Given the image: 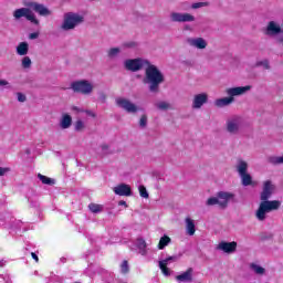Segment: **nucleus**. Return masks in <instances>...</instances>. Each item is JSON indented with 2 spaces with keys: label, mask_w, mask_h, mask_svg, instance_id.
<instances>
[{
  "label": "nucleus",
  "mask_w": 283,
  "mask_h": 283,
  "mask_svg": "<svg viewBox=\"0 0 283 283\" xmlns=\"http://www.w3.org/2000/svg\"><path fill=\"white\" fill-rule=\"evenodd\" d=\"M170 20L172 23H191L196 21V17L191 15V13L172 12Z\"/></svg>",
  "instance_id": "8"
},
{
  "label": "nucleus",
  "mask_w": 283,
  "mask_h": 283,
  "mask_svg": "<svg viewBox=\"0 0 283 283\" xmlns=\"http://www.w3.org/2000/svg\"><path fill=\"white\" fill-rule=\"evenodd\" d=\"M62 129H70L72 127V116L64 114L60 123Z\"/></svg>",
  "instance_id": "20"
},
{
  "label": "nucleus",
  "mask_w": 283,
  "mask_h": 283,
  "mask_svg": "<svg viewBox=\"0 0 283 283\" xmlns=\"http://www.w3.org/2000/svg\"><path fill=\"white\" fill-rule=\"evenodd\" d=\"M116 105H117V107H136V105L134 103H132L129 99L123 98V97L116 98Z\"/></svg>",
  "instance_id": "21"
},
{
  "label": "nucleus",
  "mask_w": 283,
  "mask_h": 283,
  "mask_svg": "<svg viewBox=\"0 0 283 283\" xmlns=\"http://www.w3.org/2000/svg\"><path fill=\"white\" fill-rule=\"evenodd\" d=\"M71 90L74 94H83V96H90L94 92V85L87 80H80L71 83Z\"/></svg>",
  "instance_id": "4"
},
{
  "label": "nucleus",
  "mask_w": 283,
  "mask_h": 283,
  "mask_svg": "<svg viewBox=\"0 0 283 283\" xmlns=\"http://www.w3.org/2000/svg\"><path fill=\"white\" fill-rule=\"evenodd\" d=\"M85 21V18L78 13L75 12H67L64 14V20L61 25V29L64 30V32H67L70 30H74L76 25H81Z\"/></svg>",
  "instance_id": "3"
},
{
  "label": "nucleus",
  "mask_w": 283,
  "mask_h": 283,
  "mask_svg": "<svg viewBox=\"0 0 283 283\" xmlns=\"http://www.w3.org/2000/svg\"><path fill=\"white\" fill-rule=\"evenodd\" d=\"M23 6H25V8H30L31 10H33V12L40 14V17H50V14H52V11H50V9L45 7V4H41L39 2L24 1Z\"/></svg>",
  "instance_id": "6"
},
{
  "label": "nucleus",
  "mask_w": 283,
  "mask_h": 283,
  "mask_svg": "<svg viewBox=\"0 0 283 283\" xmlns=\"http://www.w3.org/2000/svg\"><path fill=\"white\" fill-rule=\"evenodd\" d=\"M250 91H251V85L237 86V87L227 88L226 94L230 98H234V96H242V94H247V92H250Z\"/></svg>",
  "instance_id": "9"
},
{
  "label": "nucleus",
  "mask_w": 283,
  "mask_h": 283,
  "mask_svg": "<svg viewBox=\"0 0 283 283\" xmlns=\"http://www.w3.org/2000/svg\"><path fill=\"white\" fill-rule=\"evenodd\" d=\"M177 282H193V268L187 269L184 273L176 276Z\"/></svg>",
  "instance_id": "15"
},
{
  "label": "nucleus",
  "mask_w": 283,
  "mask_h": 283,
  "mask_svg": "<svg viewBox=\"0 0 283 283\" xmlns=\"http://www.w3.org/2000/svg\"><path fill=\"white\" fill-rule=\"evenodd\" d=\"M0 268H1V263H0Z\"/></svg>",
  "instance_id": "57"
},
{
  "label": "nucleus",
  "mask_w": 283,
  "mask_h": 283,
  "mask_svg": "<svg viewBox=\"0 0 283 283\" xmlns=\"http://www.w3.org/2000/svg\"><path fill=\"white\" fill-rule=\"evenodd\" d=\"M19 103H25L28 101V97L23 93H17Z\"/></svg>",
  "instance_id": "42"
},
{
  "label": "nucleus",
  "mask_w": 283,
  "mask_h": 283,
  "mask_svg": "<svg viewBox=\"0 0 283 283\" xmlns=\"http://www.w3.org/2000/svg\"><path fill=\"white\" fill-rule=\"evenodd\" d=\"M281 206L282 202H280V200L261 201L255 216L260 222H264V220H266V213H271V211H277Z\"/></svg>",
  "instance_id": "2"
},
{
  "label": "nucleus",
  "mask_w": 283,
  "mask_h": 283,
  "mask_svg": "<svg viewBox=\"0 0 283 283\" xmlns=\"http://www.w3.org/2000/svg\"><path fill=\"white\" fill-rule=\"evenodd\" d=\"M91 1H94V0H91Z\"/></svg>",
  "instance_id": "58"
},
{
  "label": "nucleus",
  "mask_w": 283,
  "mask_h": 283,
  "mask_svg": "<svg viewBox=\"0 0 283 283\" xmlns=\"http://www.w3.org/2000/svg\"><path fill=\"white\" fill-rule=\"evenodd\" d=\"M98 98H99V101L102 103H105L107 101V95L105 93H99V97Z\"/></svg>",
  "instance_id": "47"
},
{
  "label": "nucleus",
  "mask_w": 283,
  "mask_h": 283,
  "mask_svg": "<svg viewBox=\"0 0 283 283\" xmlns=\"http://www.w3.org/2000/svg\"><path fill=\"white\" fill-rule=\"evenodd\" d=\"M22 67L24 70H30V67H32V60L30 59V56H24L22 59Z\"/></svg>",
  "instance_id": "31"
},
{
  "label": "nucleus",
  "mask_w": 283,
  "mask_h": 283,
  "mask_svg": "<svg viewBox=\"0 0 283 283\" xmlns=\"http://www.w3.org/2000/svg\"><path fill=\"white\" fill-rule=\"evenodd\" d=\"M122 48H126L128 50H134V48H138V43L134 42V41H129V42H124L122 44Z\"/></svg>",
  "instance_id": "33"
},
{
  "label": "nucleus",
  "mask_w": 283,
  "mask_h": 283,
  "mask_svg": "<svg viewBox=\"0 0 283 283\" xmlns=\"http://www.w3.org/2000/svg\"><path fill=\"white\" fill-rule=\"evenodd\" d=\"M19 56H25L30 52V44L28 42H20L15 49Z\"/></svg>",
  "instance_id": "16"
},
{
  "label": "nucleus",
  "mask_w": 283,
  "mask_h": 283,
  "mask_svg": "<svg viewBox=\"0 0 283 283\" xmlns=\"http://www.w3.org/2000/svg\"><path fill=\"white\" fill-rule=\"evenodd\" d=\"M235 101V97H222L214 101L216 107H227Z\"/></svg>",
  "instance_id": "17"
},
{
  "label": "nucleus",
  "mask_w": 283,
  "mask_h": 283,
  "mask_svg": "<svg viewBox=\"0 0 283 283\" xmlns=\"http://www.w3.org/2000/svg\"><path fill=\"white\" fill-rule=\"evenodd\" d=\"M31 258H33L35 262H39V255H36V253L32 252Z\"/></svg>",
  "instance_id": "53"
},
{
  "label": "nucleus",
  "mask_w": 283,
  "mask_h": 283,
  "mask_svg": "<svg viewBox=\"0 0 283 283\" xmlns=\"http://www.w3.org/2000/svg\"><path fill=\"white\" fill-rule=\"evenodd\" d=\"M139 195L142 198H149V192H147V188L145 186H139Z\"/></svg>",
  "instance_id": "39"
},
{
  "label": "nucleus",
  "mask_w": 283,
  "mask_h": 283,
  "mask_svg": "<svg viewBox=\"0 0 283 283\" xmlns=\"http://www.w3.org/2000/svg\"><path fill=\"white\" fill-rule=\"evenodd\" d=\"M263 32L265 36H280V34H283V24L280 25L275 21H270Z\"/></svg>",
  "instance_id": "7"
},
{
  "label": "nucleus",
  "mask_w": 283,
  "mask_h": 283,
  "mask_svg": "<svg viewBox=\"0 0 283 283\" xmlns=\"http://www.w3.org/2000/svg\"><path fill=\"white\" fill-rule=\"evenodd\" d=\"M120 54V49L119 48H112L107 51V56L108 59H114Z\"/></svg>",
  "instance_id": "29"
},
{
  "label": "nucleus",
  "mask_w": 283,
  "mask_h": 283,
  "mask_svg": "<svg viewBox=\"0 0 283 283\" xmlns=\"http://www.w3.org/2000/svg\"><path fill=\"white\" fill-rule=\"evenodd\" d=\"M238 129H240V127L238 126V122H235V120L228 122L227 130L230 134H237Z\"/></svg>",
  "instance_id": "25"
},
{
  "label": "nucleus",
  "mask_w": 283,
  "mask_h": 283,
  "mask_svg": "<svg viewBox=\"0 0 283 283\" xmlns=\"http://www.w3.org/2000/svg\"><path fill=\"white\" fill-rule=\"evenodd\" d=\"M75 127V132H83V129H85V123H83V120L77 119L74 124Z\"/></svg>",
  "instance_id": "34"
},
{
  "label": "nucleus",
  "mask_w": 283,
  "mask_h": 283,
  "mask_svg": "<svg viewBox=\"0 0 283 283\" xmlns=\"http://www.w3.org/2000/svg\"><path fill=\"white\" fill-rule=\"evenodd\" d=\"M209 2H195L191 4L192 10H198L200 8H207Z\"/></svg>",
  "instance_id": "35"
},
{
  "label": "nucleus",
  "mask_w": 283,
  "mask_h": 283,
  "mask_svg": "<svg viewBox=\"0 0 283 283\" xmlns=\"http://www.w3.org/2000/svg\"><path fill=\"white\" fill-rule=\"evenodd\" d=\"M170 242L171 238H169L168 235L161 237L158 243L159 251H163V249H165V247H168Z\"/></svg>",
  "instance_id": "24"
},
{
  "label": "nucleus",
  "mask_w": 283,
  "mask_h": 283,
  "mask_svg": "<svg viewBox=\"0 0 283 283\" xmlns=\"http://www.w3.org/2000/svg\"><path fill=\"white\" fill-rule=\"evenodd\" d=\"M114 193L116 196H126V198H129L132 196V187L127 184H119L113 189Z\"/></svg>",
  "instance_id": "11"
},
{
  "label": "nucleus",
  "mask_w": 283,
  "mask_h": 283,
  "mask_svg": "<svg viewBox=\"0 0 283 283\" xmlns=\"http://www.w3.org/2000/svg\"><path fill=\"white\" fill-rule=\"evenodd\" d=\"M84 112L86 116H90L91 118H96V113H94V111L86 109Z\"/></svg>",
  "instance_id": "46"
},
{
  "label": "nucleus",
  "mask_w": 283,
  "mask_h": 283,
  "mask_svg": "<svg viewBox=\"0 0 283 283\" xmlns=\"http://www.w3.org/2000/svg\"><path fill=\"white\" fill-rule=\"evenodd\" d=\"M120 271L123 275H127L129 273V262L127 260H124L120 264Z\"/></svg>",
  "instance_id": "32"
},
{
  "label": "nucleus",
  "mask_w": 283,
  "mask_h": 283,
  "mask_svg": "<svg viewBox=\"0 0 283 283\" xmlns=\"http://www.w3.org/2000/svg\"><path fill=\"white\" fill-rule=\"evenodd\" d=\"M157 107H171V104L169 102H159Z\"/></svg>",
  "instance_id": "45"
},
{
  "label": "nucleus",
  "mask_w": 283,
  "mask_h": 283,
  "mask_svg": "<svg viewBox=\"0 0 283 283\" xmlns=\"http://www.w3.org/2000/svg\"><path fill=\"white\" fill-rule=\"evenodd\" d=\"M23 17L24 19H27V21H30L34 25H39V19H36V15L32 13V9H30L29 7L15 9L13 11V19L15 21L23 19Z\"/></svg>",
  "instance_id": "5"
},
{
  "label": "nucleus",
  "mask_w": 283,
  "mask_h": 283,
  "mask_svg": "<svg viewBox=\"0 0 283 283\" xmlns=\"http://www.w3.org/2000/svg\"><path fill=\"white\" fill-rule=\"evenodd\" d=\"M248 169H249V164H247V161H244V160H240L237 166L239 176H244L245 174H248L247 172Z\"/></svg>",
  "instance_id": "23"
},
{
  "label": "nucleus",
  "mask_w": 283,
  "mask_h": 283,
  "mask_svg": "<svg viewBox=\"0 0 283 283\" xmlns=\"http://www.w3.org/2000/svg\"><path fill=\"white\" fill-rule=\"evenodd\" d=\"M240 177L243 187H255L256 184L253 181V177H251L249 172L241 175Z\"/></svg>",
  "instance_id": "19"
},
{
  "label": "nucleus",
  "mask_w": 283,
  "mask_h": 283,
  "mask_svg": "<svg viewBox=\"0 0 283 283\" xmlns=\"http://www.w3.org/2000/svg\"><path fill=\"white\" fill-rule=\"evenodd\" d=\"M208 207H213V205H219L220 206V199L218 197H211L207 200Z\"/></svg>",
  "instance_id": "38"
},
{
  "label": "nucleus",
  "mask_w": 283,
  "mask_h": 283,
  "mask_svg": "<svg viewBox=\"0 0 283 283\" xmlns=\"http://www.w3.org/2000/svg\"><path fill=\"white\" fill-rule=\"evenodd\" d=\"M207 103H209V94L200 93L195 95L192 107H202V105H207Z\"/></svg>",
  "instance_id": "14"
},
{
  "label": "nucleus",
  "mask_w": 283,
  "mask_h": 283,
  "mask_svg": "<svg viewBox=\"0 0 283 283\" xmlns=\"http://www.w3.org/2000/svg\"><path fill=\"white\" fill-rule=\"evenodd\" d=\"M38 178L41 180L42 185H49V187H54V185H56V180L48 176L38 174Z\"/></svg>",
  "instance_id": "22"
},
{
  "label": "nucleus",
  "mask_w": 283,
  "mask_h": 283,
  "mask_svg": "<svg viewBox=\"0 0 283 283\" xmlns=\"http://www.w3.org/2000/svg\"><path fill=\"white\" fill-rule=\"evenodd\" d=\"M161 109H167V107H163Z\"/></svg>",
  "instance_id": "56"
},
{
  "label": "nucleus",
  "mask_w": 283,
  "mask_h": 283,
  "mask_svg": "<svg viewBox=\"0 0 283 283\" xmlns=\"http://www.w3.org/2000/svg\"><path fill=\"white\" fill-rule=\"evenodd\" d=\"M250 269L256 273V275H264L266 273V270L255 263H251Z\"/></svg>",
  "instance_id": "26"
},
{
  "label": "nucleus",
  "mask_w": 283,
  "mask_h": 283,
  "mask_svg": "<svg viewBox=\"0 0 283 283\" xmlns=\"http://www.w3.org/2000/svg\"><path fill=\"white\" fill-rule=\"evenodd\" d=\"M263 191H266L269 193H273V191H275V186L271 182V180L264 181Z\"/></svg>",
  "instance_id": "27"
},
{
  "label": "nucleus",
  "mask_w": 283,
  "mask_h": 283,
  "mask_svg": "<svg viewBox=\"0 0 283 283\" xmlns=\"http://www.w3.org/2000/svg\"><path fill=\"white\" fill-rule=\"evenodd\" d=\"M138 249H140L142 255H145V249H147V243L145 242L144 239H139L137 243Z\"/></svg>",
  "instance_id": "36"
},
{
  "label": "nucleus",
  "mask_w": 283,
  "mask_h": 283,
  "mask_svg": "<svg viewBox=\"0 0 283 283\" xmlns=\"http://www.w3.org/2000/svg\"><path fill=\"white\" fill-rule=\"evenodd\" d=\"M264 66L265 70H271V65L269 64V60H263L256 62V67Z\"/></svg>",
  "instance_id": "40"
},
{
  "label": "nucleus",
  "mask_w": 283,
  "mask_h": 283,
  "mask_svg": "<svg viewBox=\"0 0 283 283\" xmlns=\"http://www.w3.org/2000/svg\"><path fill=\"white\" fill-rule=\"evenodd\" d=\"M175 258L174 256H169V258H167V259H165V260H167V264L169 263V261H171V260H174Z\"/></svg>",
  "instance_id": "55"
},
{
  "label": "nucleus",
  "mask_w": 283,
  "mask_h": 283,
  "mask_svg": "<svg viewBox=\"0 0 283 283\" xmlns=\"http://www.w3.org/2000/svg\"><path fill=\"white\" fill-rule=\"evenodd\" d=\"M218 249H220V251H223V253H235V250L238 249V242L221 241L218 244Z\"/></svg>",
  "instance_id": "12"
},
{
  "label": "nucleus",
  "mask_w": 283,
  "mask_h": 283,
  "mask_svg": "<svg viewBox=\"0 0 283 283\" xmlns=\"http://www.w3.org/2000/svg\"><path fill=\"white\" fill-rule=\"evenodd\" d=\"M88 209L92 213H101L103 211V205L90 203Z\"/></svg>",
  "instance_id": "28"
},
{
  "label": "nucleus",
  "mask_w": 283,
  "mask_h": 283,
  "mask_svg": "<svg viewBox=\"0 0 283 283\" xmlns=\"http://www.w3.org/2000/svg\"><path fill=\"white\" fill-rule=\"evenodd\" d=\"M272 163H273L274 165H283V156H281V157H274L273 160H272Z\"/></svg>",
  "instance_id": "43"
},
{
  "label": "nucleus",
  "mask_w": 283,
  "mask_h": 283,
  "mask_svg": "<svg viewBox=\"0 0 283 283\" xmlns=\"http://www.w3.org/2000/svg\"><path fill=\"white\" fill-rule=\"evenodd\" d=\"M39 36V32H33V33H30L29 34V39L31 40V41H34V39H36Z\"/></svg>",
  "instance_id": "48"
},
{
  "label": "nucleus",
  "mask_w": 283,
  "mask_h": 283,
  "mask_svg": "<svg viewBox=\"0 0 283 283\" xmlns=\"http://www.w3.org/2000/svg\"><path fill=\"white\" fill-rule=\"evenodd\" d=\"M145 66L146 69L143 83L148 85V90L151 94H158L160 92V85L165 83V74L158 70V66L143 57L128 59L124 61V67L128 72H140Z\"/></svg>",
  "instance_id": "1"
},
{
  "label": "nucleus",
  "mask_w": 283,
  "mask_h": 283,
  "mask_svg": "<svg viewBox=\"0 0 283 283\" xmlns=\"http://www.w3.org/2000/svg\"><path fill=\"white\" fill-rule=\"evenodd\" d=\"M6 85H10V82L7 80H0V87H6Z\"/></svg>",
  "instance_id": "49"
},
{
  "label": "nucleus",
  "mask_w": 283,
  "mask_h": 283,
  "mask_svg": "<svg viewBox=\"0 0 283 283\" xmlns=\"http://www.w3.org/2000/svg\"><path fill=\"white\" fill-rule=\"evenodd\" d=\"M101 147H102L103 151H107V149H109V145H107V144H103Z\"/></svg>",
  "instance_id": "54"
},
{
  "label": "nucleus",
  "mask_w": 283,
  "mask_h": 283,
  "mask_svg": "<svg viewBox=\"0 0 283 283\" xmlns=\"http://www.w3.org/2000/svg\"><path fill=\"white\" fill-rule=\"evenodd\" d=\"M182 64L191 66V65H193V62H191V60H185V61H182Z\"/></svg>",
  "instance_id": "51"
},
{
  "label": "nucleus",
  "mask_w": 283,
  "mask_h": 283,
  "mask_svg": "<svg viewBox=\"0 0 283 283\" xmlns=\"http://www.w3.org/2000/svg\"><path fill=\"white\" fill-rule=\"evenodd\" d=\"M139 127H147V115H142L139 119Z\"/></svg>",
  "instance_id": "41"
},
{
  "label": "nucleus",
  "mask_w": 283,
  "mask_h": 283,
  "mask_svg": "<svg viewBox=\"0 0 283 283\" xmlns=\"http://www.w3.org/2000/svg\"><path fill=\"white\" fill-rule=\"evenodd\" d=\"M235 195L231 193V192H224V191H220L217 193V198L219 200V207L221 209H227V207H229V200H232V198H234Z\"/></svg>",
  "instance_id": "10"
},
{
  "label": "nucleus",
  "mask_w": 283,
  "mask_h": 283,
  "mask_svg": "<svg viewBox=\"0 0 283 283\" xmlns=\"http://www.w3.org/2000/svg\"><path fill=\"white\" fill-rule=\"evenodd\" d=\"M118 206L119 207H125V209H127V201H125V200H120V201H118Z\"/></svg>",
  "instance_id": "50"
},
{
  "label": "nucleus",
  "mask_w": 283,
  "mask_h": 283,
  "mask_svg": "<svg viewBox=\"0 0 283 283\" xmlns=\"http://www.w3.org/2000/svg\"><path fill=\"white\" fill-rule=\"evenodd\" d=\"M159 269L164 275H170L169 268H167V260L159 261Z\"/></svg>",
  "instance_id": "30"
},
{
  "label": "nucleus",
  "mask_w": 283,
  "mask_h": 283,
  "mask_svg": "<svg viewBox=\"0 0 283 283\" xmlns=\"http://www.w3.org/2000/svg\"><path fill=\"white\" fill-rule=\"evenodd\" d=\"M127 114H136L138 112V107H125Z\"/></svg>",
  "instance_id": "44"
},
{
  "label": "nucleus",
  "mask_w": 283,
  "mask_h": 283,
  "mask_svg": "<svg viewBox=\"0 0 283 283\" xmlns=\"http://www.w3.org/2000/svg\"><path fill=\"white\" fill-rule=\"evenodd\" d=\"M186 230L188 235H196V222L189 217L186 218Z\"/></svg>",
  "instance_id": "18"
},
{
  "label": "nucleus",
  "mask_w": 283,
  "mask_h": 283,
  "mask_svg": "<svg viewBox=\"0 0 283 283\" xmlns=\"http://www.w3.org/2000/svg\"><path fill=\"white\" fill-rule=\"evenodd\" d=\"M186 41L188 45L197 48V50H205L207 48V40L203 38H188Z\"/></svg>",
  "instance_id": "13"
},
{
  "label": "nucleus",
  "mask_w": 283,
  "mask_h": 283,
  "mask_svg": "<svg viewBox=\"0 0 283 283\" xmlns=\"http://www.w3.org/2000/svg\"><path fill=\"white\" fill-rule=\"evenodd\" d=\"M6 171H10L8 168H0V176H4Z\"/></svg>",
  "instance_id": "52"
},
{
  "label": "nucleus",
  "mask_w": 283,
  "mask_h": 283,
  "mask_svg": "<svg viewBox=\"0 0 283 283\" xmlns=\"http://www.w3.org/2000/svg\"><path fill=\"white\" fill-rule=\"evenodd\" d=\"M271 196H273L272 192H266L265 190H262L261 192V202H265V201H269V198H271Z\"/></svg>",
  "instance_id": "37"
}]
</instances>
